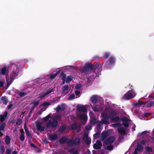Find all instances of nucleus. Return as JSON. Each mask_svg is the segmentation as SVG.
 I'll use <instances>...</instances> for the list:
<instances>
[{"label": "nucleus", "mask_w": 154, "mask_h": 154, "mask_svg": "<svg viewBox=\"0 0 154 154\" xmlns=\"http://www.w3.org/2000/svg\"><path fill=\"white\" fill-rule=\"evenodd\" d=\"M2 102L5 104L8 102V100L5 97H2Z\"/></svg>", "instance_id": "e433bc0d"}, {"label": "nucleus", "mask_w": 154, "mask_h": 154, "mask_svg": "<svg viewBox=\"0 0 154 154\" xmlns=\"http://www.w3.org/2000/svg\"><path fill=\"white\" fill-rule=\"evenodd\" d=\"M75 93L76 94V97H77V98L80 96V92L78 91H75Z\"/></svg>", "instance_id": "c03bdc74"}, {"label": "nucleus", "mask_w": 154, "mask_h": 154, "mask_svg": "<svg viewBox=\"0 0 154 154\" xmlns=\"http://www.w3.org/2000/svg\"><path fill=\"white\" fill-rule=\"evenodd\" d=\"M109 56V53H106L104 55V57L105 58H108Z\"/></svg>", "instance_id": "6e6d98bb"}, {"label": "nucleus", "mask_w": 154, "mask_h": 154, "mask_svg": "<svg viewBox=\"0 0 154 154\" xmlns=\"http://www.w3.org/2000/svg\"><path fill=\"white\" fill-rule=\"evenodd\" d=\"M91 100V101L93 103H95L97 102V97L96 95H94L92 96Z\"/></svg>", "instance_id": "b1692460"}, {"label": "nucleus", "mask_w": 154, "mask_h": 154, "mask_svg": "<svg viewBox=\"0 0 154 154\" xmlns=\"http://www.w3.org/2000/svg\"><path fill=\"white\" fill-rule=\"evenodd\" d=\"M5 142L7 144H9L10 143L11 138L8 136H6L5 140Z\"/></svg>", "instance_id": "cd10ccee"}, {"label": "nucleus", "mask_w": 154, "mask_h": 154, "mask_svg": "<svg viewBox=\"0 0 154 154\" xmlns=\"http://www.w3.org/2000/svg\"><path fill=\"white\" fill-rule=\"evenodd\" d=\"M65 108V105L64 104H62L61 105H59L55 109L57 111H59L61 109L63 110Z\"/></svg>", "instance_id": "412c9836"}, {"label": "nucleus", "mask_w": 154, "mask_h": 154, "mask_svg": "<svg viewBox=\"0 0 154 154\" xmlns=\"http://www.w3.org/2000/svg\"><path fill=\"white\" fill-rule=\"evenodd\" d=\"M136 95V92L133 90L129 91L125 94L122 98L123 99H130L134 98Z\"/></svg>", "instance_id": "0eeeda50"}, {"label": "nucleus", "mask_w": 154, "mask_h": 154, "mask_svg": "<svg viewBox=\"0 0 154 154\" xmlns=\"http://www.w3.org/2000/svg\"><path fill=\"white\" fill-rule=\"evenodd\" d=\"M81 87V85L80 84H77L75 86V88L78 89L80 88Z\"/></svg>", "instance_id": "603ef678"}, {"label": "nucleus", "mask_w": 154, "mask_h": 154, "mask_svg": "<svg viewBox=\"0 0 154 154\" xmlns=\"http://www.w3.org/2000/svg\"><path fill=\"white\" fill-rule=\"evenodd\" d=\"M152 140V138H150V139H149L147 140L146 139H144L142 141L140 144L137 145V148L136 149L133 154H137L138 152L141 153L143 151V146L144 145H149V141L148 140Z\"/></svg>", "instance_id": "20e7f679"}, {"label": "nucleus", "mask_w": 154, "mask_h": 154, "mask_svg": "<svg viewBox=\"0 0 154 154\" xmlns=\"http://www.w3.org/2000/svg\"><path fill=\"white\" fill-rule=\"evenodd\" d=\"M102 143L100 141L98 140L96 143L94 145V148L95 149H98L100 148L102 146Z\"/></svg>", "instance_id": "ddd939ff"}, {"label": "nucleus", "mask_w": 154, "mask_h": 154, "mask_svg": "<svg viewBox=\"0 0 154 154\" xmlns=\"http://www.w3.org/2000/svg\"><path fill=\"white\" fill-rule=\"evenodd\" d=\"M115 140V138L113 137L108 138L104 143L103 145H105L112 143Z\"/></svg>", "instance_id": "f8f14e48"}, {"label": "nucleus", "mask_w": 154, "mask_h": 154, "mask_svg": "<svg viewBox=\"0 0 154 154\" xmlns=\"http://www.w3.org/2000/svg\"><path fill=\"white\" fill-rule=\"evenodd\" d=\"M12 106V104H9L8 107V109H11V108Z\"/></svg>", "instance_id": "052dcab7"}, {"label": "nucleus", "mask_w": 154, "mask_h": 154, "mask_svg": "<svg viewBox=\"0 0 154 154\" xmlns=\"http://www.w3.org/2000/svg\"><path fill=\"white\" fill-rule=\"evenodd\" d=\"M48 137L50 140H54L57 139V136L56 134H50L48 135Z\"/></svg>", "instance_id": "4be33fe9"}, {"label": "nucleus", "mask_w": 154, "mask_h": 154, "mask_svg": "<svg viewBox=\"0 0 154 154\" xmlns=\"http://www.w3.org/2000/svg\"><path fill=\"white\" fill-rule=\"evenodd\" d=\"M78 110L80 112H84L83 114H81L79 118L81 120L86 121L87 120V116L86 114L87 113V108L85 106H79L77 108Z\"/></svg>", "instance_id": "39448f33"}, {"label": "nucleus", "mask_w": 154, "mask_h": 154, "mask_svg": "<svg viewBox=\"0 0 154 154\" xmlns=\"http://www.w3.org/2000/svg\"><path fill=\"white\" fill-rule=\"evenodd\" d=\"M11 149H6L5 154H11Z\"/></svg>", "instance_id": "de8ad7c7"}, {"label": "nucleus", "mask_w": 154, "mask_h": 154, "mask_svg": "<svg viewBox=\"0 0 154 154\" xmlns=\"http://www.w3.org/2000/svg\"><path fill=\"white\" fill-rule=\"evenodd\" d=\"M5 127V124L3 123L0 124V137H2L3 134L4 133V128Z\"/></svg>", "instance_id": "4468645a"}, {"label": "nucleus", "mask_w": 154, "mask_h": 154, "mask_svg": "<svg viewBox=\"0 0 154 154\" xmlns=\"http://www.w3.org/2000/svg\"><path fill=\"white\" fill-rule=\"evenodd\" d=\"M152 102H150L147 103L146 106L148 107H150L152 105Z\"/></svg>", "instance_id": "864d4df0"}, {"label": "nucleus", "mask_w": 154, "mask_h": 154, "mask_svg": "<svg viewBox=\"0 0 154 154\" xmlns=\"http://www.w3.org/2000/svg\"><path fill=\"white\" fill-rule=\"evenodd\" d=\"M128 117L129 116L127 115H126L125 117H123L122 119L123 125L126 127L129 126V123L131 121V120L128 119Z\"/></svg>", "instance_id": "6e6552de"}, {"label": "nucleus", "mask_w": 154, "mask_h": 154, "mask_svg": "<svg viewBox=\"0 0 154 154\" xmlns=\"http://www.w3.org/2000/svg\"><path fill=\"white\" fill-rule=\"evenodd\" d=\"M115 62V59L112 57H111L109 59V61L107 62L108 65H111Z\"/></svg>", "instance_id": "a878e982"}, {"label": "nucleus", "mask_w": 154, "mask_h": 154, "mask_svg": "<svg viewBox=\"0 0 154 154\" xmlns=\"http://www.w3.org/2000/svg\"><path fill=\"white\" fill-rule=\"evenodd\" d=\"M69 141L70 142H72V140H69L66 137H62L60 140V143H68Z\"/></svg>", "instance_id": "f3484780"}, {"label": "nucleus", "mask_w": 154, "mask_h": 154, "mask_svg": "<svg viewBox=\"0 0 154 154\" xmlns=\"http://www.w3.org/2000/svg\"><path fill=\"white\" fill-rule=\"evenodd\" d=\"M66 129V126L65 125H63L62 126L60 129V132H62L64 131Z\"/></svg>", "instance_id": "a19ab883"}, {"label": "nucleus", "mask_w": 154, "mask_h": 154, "mask_svg": "<svg viewBox=\"0 0 154 154\" xmlns=\"http://www.w3.org/2000/svg\"><path fill=\"white\" fill-rule=\"evenodd\" d=\"M143 103H144L143 102L140 101H138V102L137 103V106H140V105L143 104Z\"/></svg>", "instance_id": "5fc2aeb1"}, {"label": "nucleus", "mask_w": 154, "mask_h": 154, "mask_svg": "<svg viewBox=\"0 0 154 154\" xmlns=\"http://www.w3.org/2000/svg\"><path fill=\"white\" fill-rule=\"evenodd\" d=\"M97 128L100 129H102L103 128V124L101 122H98V124L97 125Z\"/></svg>", "instance_id": "c756f323"}, {"label": "nucleus", "mask_w": 154, "mask_h": 154, "mask_svg": "<svg viewBox=\"0 0 154 154\" xmlns=\"http://www.w3.org/2000/svg\"><path fill=\"white\" fill-rule=\"evenodd\" d=\"M22 122V120L21 119H19L17 120L16 122V124L18 125H20Z\"/></svg>", "instance_id": "a18cd8bd"}, {"label": "nucleus", "mask_w": 154, "mask_h": 154, "mask_svg": "<svg viewBox=\"0 0 154 154\" xmlns=\"http://www.w3.org/2000/svg\"><path fill=\"white\" fill-rule=\"evenodd\" d=\"M4 85V83L2 82H0V87H2Z\"/></svg>", "instance_id": "680f3d73"}, {"label": "nucleus", "mask_w": 154, "mask_h": 154, "mask_svg": "<svg viewBox=\"0 0 154 154\" xmlns=\"http://www.w3.org/2000/svg\"><path fill=\"white\" fill-rule=\"evenodd\" d=\"M60 71H58L56 73L54 74H52L50 76V78L51 79H54L55 77L57 76V75L60 72Z\"/></svg>", "instance_id": "7c9ffc66"}, {"label": "nucleus", "mask_w": 154, "mask_h": 154, "mask_svg": "<svg viewBox=\"0 0 154 154\" xmlns=\"http://www.w3.org/2000/svg\"><path fill=\"white\" fill-rule=\"evenodd\" d=\"M113 146L112 145L108 146L106 148V149L108 150H112L113 149Z\"/></svg>", "instance_id": "49530a36"}, {"label": "nucleus", "mask_w": 154, "mask_h": 154, "mask_svg": "<svg viewBox=\"0 0 154 154\" xmlns=\"http://www.w3.org/2000/svg\"><path fill=\"white\" fill-rule=\"evenodd\" d=\"M117 112L115 110L106 109L101 114V116L105 119H110L111 122H119L121 119L119 116H115Z\"/></svg>", "instance_id": "f257e3e1"}, {"label": "nucleus", "mask_w": 154, "mask_h": 154, "mask_svg": "<svg viewBox=\"0 0 154 154\" xmlns=\"http://www.w3.org/2000/svg\"><path fill=\"white\" fill-rule=\"evenodd\" d=\"M19 71L18 69H14L11 73L9 77H7L6 80L7 82V88H8L10 84L13 81L17 75L18 72Z\"/></svg>", "instance_id": "7ed1b4c3"}, {"label": "nucleus", "mask_w": 154, "mask_h": 154, "mask_svg": "<svg viewBox=\"0 0 154 154\" xmlns=\"http://www.w3.org/2000/svg\"><path fill=\"white\" fill-rule=\"evenodd\" d=\"M8 67L5 66L2 68L0 70V75H5L7 72Z\"/></svg>", "instance_id": "2eb2a0df"}, {"label": "nucleus", "mask_w": 154, "mask_h": 154, "mask_svg": "<svg viewBox=\"0 0 154 154\" xmlns=\"http://www.w3.org/2000/svg\"><path fill=\"white\" fill-rule=\"evenodd\" d=\"M53 91V88L50 89L46 92H43L40 94L39 97L42 99L48 95Z\"/></svg>", "instance_id": "9b49d317"}, {"label": "nucleus", "mask_w": 154, "mask_h": 154, "mask_svg": "<svg viewBox=\"0 0 154 154\" xmlns=\"http://www.w3.org/2000/svg\"><path fill=\"white\" fill-rule=\"evenodd\" d=\"M8 115L7 112H5L4 114L0 116V122H3L6 119Z\"/></svg>", "instance_id": "dca6fc26"}, {"label": "nucleus", "mask_w": 154, "mask_h": 154, "mask_svg": "<svg viewBox=\"0 0 154 154\" xmlns=\"http://www.w3.org/2000/svg\"><path fill=\"white\" fill-rule=\"evenodd\" d=\"M26 94L25 93L21 92L19 94V95L21 97H23Z\"/></svg>", "instance_id": "3c124183"}, {"label": "nucleus", "mask_w": 154, "mask_h": 154, "mask_svg": "<svg viewBox=\"0 0 154 154\" xmlns=\"http://www.w3.org/2000/svg\"><path fill=\"white\" fill-rule=\"evenodd\" d=\"M121 125V124L120 123H117L114 124H111V126L112 127H118Z\"/></svg>", "instance_id": "f704fd0d"}, {"label": "nucleus", "mask_w": 154, "mask_h": 154, "mask_svg": "<svg viewBox=\"0 0 154 154\" xmlns=\"http://www.w3.org/2000/svg\"><path fill=\"white\" fill-rule=\"evenodd\" d=\"M20 139L21 141H23L25 139V137L24 134L22 133L20 137Z\"/></svg>", "instance_id": "4c0bfd02"}, {"label": "nucleus", "mask_w": 154, "mask_h": 154, "mask_svg": "<svg viewBox=\"0 0 154 154\" xmlns=\"http://www.w3.org/2000/svg\"><path fill=\"white\" fill-rule=\"evenodd\" d=\"M50 104V103L47 102H45L42 104L40 106H48Z\"/></svg>", "instance_id": "2f4dec72"}, {"label": "nucleus", "mask_w": 154, "mask_h": 154, "mask_svg": "<svg viewBox=\"0 0 154 154\" xmlns=\"http://www.w3.org/2000/svg\"><path fill=\"white\" fill-rule=\"evenodd\" d=\"M39 103L38 101H33L32 103V104L35 107L38 105Z\"/></svg>", "instance_id": "ea45409f"}, {"label": "nucleus", "mask_w": 154, "mask_h": 154, "mask_svg": "<svg viewBox=\"0 0 154 154\" xmlns=\"http://www.w3.org/2000/svg\"><path fill=\"white\" fill-rule=\"evenodd\" d=\"M69 88V86L67 85L64 86L62 88V90L63 92H65V91L67 90Z\"/></svg>", "instance_id": "58836bf2"}, {"label": "nucleus", "mask_w": 154, "mask_h": 154, "mask_svg": "<svg viewBox=\"0 0 154 154\" xmlns=\"http://www.w3.org/2000/svg\"><path fill=\"white\" fill-rule=\"evenodd\" d=\"M119 132L121 135H124L126 133V130L124 128L120 127L118 129Z\"/></svg>", "instance_id": "aec40b11"}, {"label": "nucleus", "mask_w": 154, "mask_h": 154, "mask_svg": "<svg viewBox=\"0 0 154 154\" xmlns=\"http://www.w3.org/2000/svg\"><path fill=\"white\" fill-rule=\"evenodd\" d=\"M65 77H66V75H63V78H62V79L63 80V84L65 82Z\"/></svg>", "instance_id": "13d9d810"}, {"label": "nucleus", "mask_w": 154, "mask_h": 154, "mask_svg": "<svg viewBox=\"0 0 154 154\" xmlns=\"http://www.w3.org/2000/svg\"><path fill=\"white\" fill-rule=\"evenodd\" d=\"M31 145H32V146L34 147V144H31Z\"/></svg>", "instance_id": "338daca9"}, {"label": "nucleus", "mask_w": 154, "mask_h": 154, "mask_svg": "<svg viewBox=\"0 0 154 154\" xmlns=\"http://www.w3.org/2000/svg\"><path fill=\"white\" fill-rule=\"evenodd\" d=\"M35 107H33L32 108H31V112L32 111V110H34V108H35Z\"/></svg>", "instance_id": "0e129e2a"}, {"label": "nucleus", "mask_w": 154, "mask_h": 154, "mask_svg": "<svg viewBox=\"0 0 154 154\" xmlns=\"http://www.w3.org/2000/svg\"><path fill=\"white\" fill-rule=\"evenodd\" d=\"M102 117L103 118V119L101 120V122L102 123V124H108L109 123V119H105L103 117Z\"/></svg>", "instance_id": "bb28decb"}, {"label": "nucleus", "mask_w": 154, "mask_h": 154, "mask_svg": "<svg viewBox=\"0 0 154 154\" xmlns=\"http://www.w3.org/2000/svg\"><path fill=\"white\" fill-rule=\"evenodd\" d=\"M91 107L94 112L99 111L102 110V109H100L99 107V106H96L93 107L92 105H91Z\"/></svg>", "instance_id": "393cba45"}, {"label": "nucleus", "mask_w": 154, "mask_h": 154, "mask_svg": "<svg viewBox=\"0 0 154 154\" xmlns=\"http://www.w3.org/2000/svg\"><path fill=\"white\" fill-rule=\"evenodd\" d=\"M51 115L50 114H49L47 115L46 117L43 118V120L44 122L47 121L48 119L50 118Z\"/></svg>", "instance_id": "c9c22d12"}, {"label": "nucleus", "mask_w": 154, "mask_h": 154, "mask_svg": "<svg viewBox=\"0 0 154 154\" xmlns=\"http://www.w3.org/2000/svg\"><path fill=\"white\" fill-rule=\"evenodd\" d=\"M60 116L57 115L52 120H50L47 124V127H51L54 128L56 127L58 124L57 121L60 120Z\"/></svg>", "instance_id": "423d86ee"}, {"label": "nucleus", "mask_w": 154, "mask_h": 154, "mask_svg": "<svg viewBox=\"0 0 154 154\" xmlns=\"http://www.w3.org/2000/svg\"><path fill=\"white\" fill-rule=\"evenodd\" d=\"M76 127V125L75 124H74L72 125L70 127V128L71 129H74Z\"/></svg>", "instance_id": "37998d69"}, {"label": "nucleus", "mask_w": 154, "mask_h": 154, "mask_svg": "<svg viewBox=\"0 0 154 154\" xmlns=\"http://www.w3.org/2000/svg\"><path fill=\"white\" fill-rule=\"evenodd\" d=\"M80 140L79 139H76L74 141V143L75 145H78L79 143Z\"/></svg>", "instance_id": "79ce46f5"}, {"label": "nucleus", "mask_w": 154, "mask_h": 154, "mask_svg": "<svg viewBox=\"0 0 154 154\" xmlns=\"http://www.w3.org/2000/svg\"><path fill=\"white\" fill-rule=\"evenodd\" d=\"M85 143L87 144H89L91 143V140L89 138H87Z\"/></svg>", "instance_id": "8fccbe9b"}, {"label": "nucleus", "mask_w": 154, "mask_h": 154, "mask_svg": "<svg viewBox=\"0 0 154 154\" xmlns=\"http://www.w3.org/2000/svg\"><path fill=\"white\" fill-rule=\"evenodd\" d=\"M98 67H99L98 64H95V65H94V66H93L92 67V68L91 67V66H88V67H85L83 68H82V69H81L80 70V72L82 73L84 72V73H86L90 69H92V70H95V72H96V70L97 71H98L99 72L98 73V74L97 73H96V74L97 75V76H98L99 75H100V72H101V68H99Z\"/></svg>", "instance_id": "f03ea898"}, {"label": "nucleus", "mask_w": 154, "mask_h": 154, "mask_svg": "<svg viewBox=\"0 0 154 154\" xmlns=\"http://www.w3.org/2000/svg\"><path fill=\"white\" fill-rule=\"evenodd\" d=\"M86 128L87 130H90L91 129V127L90 125H88L86 127Z\"/></svg>", "instance_id": "4d7b16f0"}, {"label": "nucleus", "mask_w": 154, "mask_h": 154, "mask_svg": "<svg viewBox=\"0 0 154 154\" xmlns=\"http://www.w3.org/2000/svg\"><path fill=\"white\" fill-rule=\"evenodd\" d=\"M108 133L107 132H103L101 134V140H104L108 136Z\"/></svg>", "instance_id": "6ab92c4d"}, {"label": "nucleus", "mask_w": 154, "mask_h": 154, "mask_svg": "<svg viewBox=\"0 0 154 154\" xmlns=\"http://www.w3.org/2000/svg\"><path fill=\"white\" fill-rule=\"evenodd\" d=\"M146 149L148 152H151L152 151V149L149 147H146Z\"/></svg>", "instance_id": "09e8293b"}, {"label": "nucleus", "mask_w": 154, "mask_h": 154, "mask_svg": "<svg viewBox=\"0 0 154 154\" xmlns=\"http://www.w3.org/2000/svg\"><path fill=\"white\" fill-rule=\"evenodd\" d=\"M36 126L38 130L40 131H44L45 129V125L42 123L40 122H36Z\"/></svg>", "instance_id": "1a4fd4ad"}, {"label": "nucleus", "mask_w": 154, "mask_h": 154, "mask_svg": "<svg viewBox=\"0 0 154 154\" xmlns=\"http://www.w3.org/2000/svg\"><path fill=\"white\" fill-rule=\"evenodd\" d=\"M53 91V88L50 89L46 92H43L40 94L39 97L42 99L48 95Z\"/></svg>", "instance_id": "9d476101"}, {"label": "nucleus", "mask_w": 154, "mask_h": 154, "mask_svg": "<svg viewBox=\"0 0 154 154\" xmlns=\"http://www.w3.org/2000/svg\"><path fill=\"white\" fill-rule=\"evenodd\" d=\"M94 77H93L91 78V79H90L89 78L88 79V80L89 82H91L92 81L94 80Z\"/></svg>", "instance_id": "bf43d9fd"}, {"label": "nucleus", "mask_w": 154, "mask_h": 154, "mask_svg": "<svg viewBox=\"0 0 154 154\" xmlns=\"http://www.w3.org/2000/svg\"><path fill=\"white\" fill-rule=\"evenodd\" d=\"M18 152H17L16 150H14L12 154H18Z\"/></svg>", "instance_id": "e2e57ef3"}, {"label": "nucleus", "mask_w": 154, "mask_h": 154, "mask_svg": "<svg viewBox=\"0 0 154 154\" xmlns=\"http://www.w3.org/2000/svg\"><path fill=\"white\" fill-rule=\"evenodd\" d=\"M149 132L147 131H144L142 132L138 136V137L139 138H144L147 136V135Z\"/></svg>", "instance_id": "a211bd4d"}, {"label": "nucleus", "mask_w": 154, "mask_h": 154, "mask_svg": "<svg viewBox=\"0 0 154 154\" xmlns=\"http://www.w3.org/2000/svg\"><path fill=\"white\" fill-rule=\"evenodd\" d=\"M70 154H79L78 150L75 149H72L69 151Z\"/></svg>", "instance_id": "5701e85b"}, {"label": "nucleus", "mask_w": 154, "mask_h": 154, "mask_svg": "<svg viewBox=\"0 0 154 154\" xmlns=\"http://www.w3.org/2000/svg\"><path fill=\"white\" fill-rule=\"evenodd\" d=\"M77 98V97H76L74 94H73L70 95V96L68 97V100H71L73 99Z\"/></svg>", "instance_id": "72a5a7b5"}, {"label": "nucleus", "mask_w": 154, "mask_h": 154, "mask_svg": "<svg viewBox=\"0 0 154 154\" xmlns=\"http://www.w3.org/2000/svg\"><path fill=\"white\" fill-rule=\"evenodd\" d=\"M73 78V77L71 75L68 76L67 77L66 82L67 83L69 82L72 80Z\"/></svg>", "instance_id": "c85d7f7f"}, {"label": "nucleus", "mask_w": 154, "mask_h": 154, "mask_svg": "<svg viewBox=\"0 0 154 154\" xmlns=\"http://www.w3.org/2000/svg\"><path fill=\"white\" fill-rule=\"evenodd\" d=\"M45 142V143H46L47 142V140L46 139H45L44 141H43Z\"/></svg>", "instance_id": "69168bd1"}, {"label": "nucleus", "mask_w": 154, "mask_h": 154, "mask_svg": "<svg viewBox=\"0 0 154 154\" xmlns=\"http://www.w3.org/2000/svg\"><path fill=\"white\" fill-rule=\"evenodd\" d=\"M25 130L26 133V135L30 137H32L31 134L29 133V130L26 129L25 128Z\"/></svg>", "instance_id": "473e14b6"}, {"label": "nucleus", "mask_w": 154, "mask_h": 154, "mask_svg": "<svg viewBox=\"0 0 154 154\" xmlns=\"http://www.w3.org/2000/svg\"><path fill=\"white\" fill-rule=\"evenodd\" d=\"M83 154H88L87 153L85 152Z\"/></svg>", "instance_id": "774afa93"}]
</instances>
